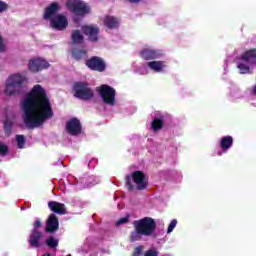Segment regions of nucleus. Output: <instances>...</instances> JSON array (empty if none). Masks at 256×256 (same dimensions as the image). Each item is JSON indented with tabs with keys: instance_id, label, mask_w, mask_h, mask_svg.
Listing matches in <instances>:
<instances>
[{
	"instance_id": "obj_1",
	"label": "nucleus",
	"mask_w": 256,
	"mask_h": 256,
	"mask_svg": "<svg viewBox=\"0 0 256 256\" xmlns=\"http://www.w3.org/2000/svg\"><path fill=\"white\" fill-rule=\"evenodd\" d=\"M23 123L28 129L43 127L46 121L53 119V106L47 96V90L36 84L22 102Z\"/></svg>"
},
{
	"instance_id": "obj_2",
	"label": "nucleus",
	"mask_w": 256,
	"mask_h": 256,
	"mask_svg": "<svg viewBox=\"0 0 256 256\" xmlns=\"http://www.w3.org/2000/svg\"><path fill=\"white\" fill-rule=\"evenodd\" d=\"M134 231L130 233L129 239L131 243L141 241L143 237H151L157 229V222L151 217H144L133 222Z\"/></svg>"
},
{
	"instance_id": "obj_3",
	"label": "nucleus",
	"mask_w": 256,
	"mask_h": 256,
	"mask_svg": "<svg viewBox=\"0 0 256 256\" xmlns=\"http://www.w3.org/2000/svg\"><path fill=\"white\" fill-rule=\"evenodd\" d=\"M126 187L128 191H135V186L138 191H145L149 182L145 178V173L143 171H134L131 175H127L125 178ZM133 183L135 186H133Z\"/></svg>"
},
{
	"instance_id": "obj_4",
	"label": "nucleus",
	"mask_w": 256,
	"mask_h": 256,
	"mask_svg": "<svg viewBox=\"0 0 256 256\" xmlns=\"http://www.w3.org/2000/svg\"><path fill=\"white\" fill-rule=\"evenodd\" d=\"M23 93V76L14 74L6 80L5 94L9 97Z\"/></svg>"
},
{
	"instance_id": "obj_5",
	"label": "nucleus",
	"mask_w": 256,
	"mask_h": 256,
	"mask_svg": "<svg viewBox=\"0 0 256 256\" xmlns=\"http://www.w3.org/2000/svg\"><path fill=\"white\" fill-rule=\"evenodd\" d=\"M73 90L75 91L74 97H76V99H81L82 101H89L95 97L93 89L89 87V83L87 82L74 83Z\"/></svg>"
},
{
	"instance_id": "obj_6",
	"label": "nucleus",
	"mask_w": 256,
	"mask_h": 256,
	"mask_svg": "<svg viewBox=\"0 0 256 256\" xmlns=\"http://www.w3.org/2000/svg\"><path fill=\"white\" fill-rule=\"evenodd\" d=\"M97 91L102 98L103 103L111 106L115 105V95L117 94L115 88L107 84H103L97 88Z\"/></svg>"
},
{
	"instance_id": "obj_7",
	"label": "nucleus",
	"mask_w": 256,
	"mask_h": 256,
	"mask_svg": "<svg viewBox=\"0 0 256 256\" xmlns=\"http://www.w3.org/2000/svg\"><path fill=\"white\" fill-rule=\"evenodd\" d=\"M66 6L74 15H77L78 17H85V15L88 13H91V8L83 4V2L68 1Z\"/></svg>"
},
{
	"instance_id": "obj_8",
	"label": "nucleus",
	"mask_w": 256,
	"mask_h": 256,
	"mask_svg": "<svg viewBox=\"0 0 256 256\" xmlns=\"http://www.w3.org/2000/svg\"><path fill=\"white\" fill-rule=\"evenodd\" d=\"M86 67L91 71H97L98 73H103L105 69H107V64L105 60L99 56H93L86 60L85 62Z\"/></svg>"
},
{
	"instance_id": "obj_9",
	"label": "nucleus",
	"mask_w": 256,
	"mask_h": 256,
	"mask_svg": "<svg viewBox=\"0 0 256 256\" xmlns=\"http://www.w3.org/2000/svg\"><path fill=\"white\" fill-rule=\"evenodd\" d=\"M50 27L55 29V31H65L69 27V20L67 16L63 14H57L52 19H50Z\"/></svg>"
},
{
	"instance_id": "obj_10",
	"label": "nucleus",
	"mask_w": 256,
	"mask_h": 256,
	"mask_svg": "<svg viewBox=\"0 0 256 256\" xmlns=\"http://www.w3.org/2000/svg\"><path fill=\"white\" fill-rule=\"evenodd\" d=\"M66 131L69 135L73 137L77 135H81L83 132V126H81V121L79 118H71L69 121L66 122Z\"/></svg>"
},
{
	"instance_id": "obj_11",
	"label": "nucleus",
	"mask_w": 256,
	"mask_h": 256,
	"mask_svg": "<svg viewBox=\"0 0 256 256\" xmlns=\"http://www.w3.org/2000/svg\"><path fill=\"white\" fill-rule=\"evenodd\" d=\"M28 69L32 73H39V71H43L44 69H49V62L42 58H34L29 61Z\"/></svg>"
},
{
	"instance_id": "obj_12",
	"label": "nucleus",
	"mask_w": 256,
	"mask_h": 256,
	"mask_svg": "<svg viewBox=\"0 0 256 256\" xmlns=\"http://www.w3.org/2000/svg\"><path fill=\"white\" fill-rule=\"evenodd\" d=\"M81 31L88 37V41H91V43H97L99 41V28L97 26L84 25L81 27Z\"/></svg>"
},
{
	"instance_id": "obj_13",
	"label": "nucleus",
	"mask_w": 256,
	"mask_h": 256,
	"mask_svg": "<svg viewBox=\"0 0 256 256\" xmlns=\"http://www.w3.org/2000/svg\"><path fill=\"white\" fill-rule=\"evenodd\" d=\"M41 239H43V232L38 229H32L29 235L28 243L30 247L35 249L41 247Z\"/></svg>"
},
{
	"instance_id": "obj_14",
	"label": "nucleus",
	"mask_w": 256,
	"mask_h": 256,
	"mask_svg": "<svg viewBox=\"0 0 256 256\" xmlns=\"http://www.w3.org/2000/svg\"><path fill=\"white\" fill-rule=\"evenodd\" d=\"M46 233H57L59 231V218L57 215L50 214L48 219L46 220Z\"/></svg>"
},
{
	"instance_id": "obj_15",
	"label": "nucleus",
	"mask_w": 256,
	"mask_h": 256,
	"mask_svg": "<svg viewBox=\"0 0 256 256\" xmlns=\"http://www.w3.org/2000/svg\"><path fill=\"white\" fill-rule=\"evenodd\" d=\"M59 9H61V7L59 6V4L57 2H53L51 3L44 12V19H53V17H57V13H59Z\"/></svg>"
},
{
	"instance_id": "obj_16",
	"label": "nucleus",
	"mask_w": 256,
	"mask_h": 256,
	"mask_svg": "<svg viewBox=\"0 0 256 256\" xmlns=\"http://www.w3.org/2000/svg\"><path fill=\"white\" fill-rule=\"evenodd\" d=\"M140 56L144 61H152L153 59H159V57H161V53L157 50L145 48L140 51Z\"/></svg>"
},
{
	"instance_id": "obj_17",
	"label": "nucleus",
	"mask_w": 256,
	"mask_h": 256,
	"mask_svg": "<svg viewBox=\"0 0 256 256\" xmlns=\"http://www.w3.org/2000/svg\"><path fill=\"white\" fill-rule=\"evenodd\" d=\"M48 207L50 211L56 213L57 215H66L67 209L65 208V204L57 202V201H50L48 202Z\"/></svg>"
},
{
	"instance_id": "obj_18",
	"label": "nucleus",
	"mask_w": 256,
	"mask_h": 256,
	"mask_svg": "<svg viewBox=\"0 0 256 256\" xmlns=\"http://www.w3.org/2000/svg\"><path fill=\"white\" fill-rule=\"evenodd\" d=\"M71 55L72 59L75 61H83V59H87V49L83 47H73Z\"/></svg>"
},
{
	"instance_id": "obj_19",
	"label": "nucleus",
	"mask_w": 256,
	"mask_h": 256,
	"mask_svg": "<svg viewBox=\"0 0 256 256\" xmlns=\"http://www.w3.org/2000/svg\"><path fill=\"white\" fill-rule=\"evenodd\" d=\"M241 60L245 61L248 65H256V48L244 52L241 56Z\"/></svg>"
},
{
	"instance_id": "obj_20",
	"label": "nucleus",
	"mask_w": 256,
	"mask_h": 256,
	"mask_svg": "<svg viewBox=\"0 0 256 256\" xmlns=\"http://www.w3.org/2000/svg\"><path fill=\"white\" fill-rule=\"evenodd\" d=\"M103 23L107 29H118L121 21L115 16L107 15L104 17Z\"/></svg>"
},
{
	"instance_id": "obj_21",
	"label": "nucleus",
	"mask_w": 256,
	"mask_h": 256,
	"mask_svg": "<svg viewBox=\"0 0 256 256\" xmlns=\"http://www.w3.org/2000/svg\"><path fill=\"white\" fill-rule=\"evenodd\" d=\"M163 127H165V116L163 115L155 117L151 122V128L154 133H157V131H161Z\"/></svg>"
},
{
	"instance_id": "obj_22",
	"label": "nucleus",
	"mask_w": 256,
	"mask_h": 256,
	"mask_svg": "<svg viewBox=\"0 0 256 256\" xmlns=\"http://www.w3.org/2000/svg\"><path fill=\"white\" fill-rule=\"evenodd\" d=\"M147 66L152 69V71L161 73V71H164L165 67H167V64H165V61H150L147 63Z\"/></svg>"
},
{
	"instance_id": "obj_23",
	"label": "nucleus",
	"mask_w": 256,
	"mask_h": 256,
	"mask_svg": "<svg viewBox=\"0 0 256 256\" xmlns=\"http://www.w3.org/2000/svg\"><path fill=\"white\" fill-rule=\"evenodd\" d=\"M72 45H83L85 37L81 34V30H73L71 34Z\"/></svg>"
},
{
	"instance_id": "obj_24",
	"label": "nucleus",
	"mask_w": 256,
	"mask_h": 256,
	"mask_svg": "<svg viewBox=\"0 0 256 256\" xmlns=\"http://www.w3.org/2000/svg\"><path fill=\"white\" fill-rule=\"evenodd\" d=\"M233 147V136H223L220 140L222 151H229Z\"/></svg>"
},
{
	"instance_id": "obj_25",
	"label": "nucleus",
	"mask_w": 256,
	"mask_h": 256,
	"mask_svg": "<svg viewBox=\"0 0 256 256\" xmlns=\"http://www.w3.org/2000/svg\"><path fill=\"white\" fill-rule=\"evenodd\" d=\"M45 245L52 251H57V247H59V239L55 238V236H49L45 241Z\"/></svg>"
},
{
	"instance_id": "obj_26",
	"label": "nucleus",
	"mask_w": 256,
	"mask_h": 256,
	"mask_svg": "<svg viewBox=\"0 0 256 256\" xmlns=\"http://www.w3.org/2000/svg\"><path fill=\"white\" fill-rule=\"evenodd\" d=\"M16 143H17L18 149H23L25 147V136L16 135Z\"/></svg>"
},
{
	"instance_id": "obj_27",
	"label": "nucleus",
	"mask_w": 256,
	"mask_h": 256,
	"mask_svg": "<svg viewBox=\"0 0 256 256\" xmlns=\"http://www.w3.org/2000/svg\"><path fill=\"white\" fill-rule=\"evenodd\" d=\"M13 130V122L11 120H6L4 122V131L7 135H11V131Z\"/></svg>"
},
{
	"instance_id": "obj_28",
	"label": "nucleus",
	"mask_w": 256,
	"mask_h": 256,
	"mask_svg": "<svg viewBox=\"0 0 256 256\" xmlns=\"http://www.w3.org/2000/svg\"><path fill=\"white\" fill-rule=\"evenodd\" d=\"M130 220H131V215L127 214L125 217H122L118 219V221H116V226L119 227V225H125L129 223Z\"/></svg>"
},
{
	"instance_id": "obj_29",
	"label": "nucleus",
	"mask_w": 256,
	"mask_h": 256,
	"mask_svg": "<svg viewBox=\"0 0 256 256\" xmlns=\"http://www.w3.org/2000/svg\"><path fill=\"white\" fill-rule=\"evenodd\" d=\"M9 153V146L0 141V156L5 157Z\"/></svg>"
},
{
	"instance_id": "obj_30",
	"label": "nucleus",
	"mask_w": 256,
	"mask_h": 256,
	"mask_svg": "<svg viewBox=\"0 0 256 256\" xmlns=\"http://www.w3.org/2000/svg\"><path fill=\"white\" fill-rule=\"evenodd\" d=\"M238 69H239L241 75H245V74L249 73V66L245 65L244 63H239Z\"/></svg>"
},
{
	"instance_id": "obj_31",
	"label": "nucleus",
	"mask_w": 256,
	"mask_h": 256,
	"mask_svg": "<svg viewBox=\"0 0 256 256\" xmlns=\"http://www.w3.org/2000/svg\"><path fill=\"white\" fill-rule=\"evenodd\" d=\"M175 227H177V219H173L167 229V233H173V229H175Z\"/></svg>"
},
{
	"instance_id": "obj_32",
	"label": "nucleus",
	"mask_w": 256,
	"mask_h": 256,
	"mask_svg": "<svg viewBox=\"0 0 256 256\" xmlns=\"http://www.w3.org/2000/svg\"><path fill=\"white\" fill-rule=\"evenodd\" d=\"M143 255V246H137L134 248L132 256H141Z\"/></svg>"
},
{
	"instance_id": "obj_33",
	"label": "nucleus",
	"mask_w": 256,
	"mask_h": 256,
	"mask_svg": "<svg viewBox=\"0 0 256 256\" xmlns=\"http://www.w3.org/2000/svg\"><path fill=\"white\" fill-rule=\"evenodd\" d=\"M158 255H159V251L155 249H149L144 253V256H158Z\"/></svg>"
},
{
	"instance_id": "obj_34",
	"label": "nucleus",
	"mask_w": 256,
	"mask_h": 256,
	"mask_svg": "<svg viewBox=\"0 0 256 256\" xmlns=\"http://www.w3.org/2000/svg\"><path fill=\"white\" fill-rule=\"evenodd\" d=\"M9 9V5L5 2L0 1V13H5Z\"/></svg>"
},
{
	"instance_id": "obj_35",
	"label": "nucleus",
	"mask_w": 256,
	"mask_h": 256,
	"mask_svg": "<svg viewBox=\"0 0 256 256\" xmlns=\"http://www.w3.org/2000/svg\"><path fill=\"white\" fill-rule=\"evenodd\" d=\"M6 49L5 43L3 42V36H0V53H5Z\"/></svg>"
},
{
	"instance_id": "obj_36",
	"label": "nucleus",
	"mask_w": 256,
	"mask_h": 256,
	"mask_svg": "<svg viewBox=\"0 0 256 256\" xmlns=\"http://www.w3.org/2000/svg\"><path fill=\"white\" fill-rule=\"evenodd\" d=\"M33 227H34L33 229H39V228L43 227V223L41 222V220L37 219V220H35Z\"/></svg>"
},
{
	"instance_id": "obj_37",
	"label": "nucleus",
	"mask_w": 256,
	"mask_h": 256,
	"mask_svg": "<svg viewBox=\"0 0 256 256\" xmlns=\"http://www.w3.org/2000/svg\"><path fill=\"white\" fill-rule=\"evenodd\" d=\"M252 95H256V85L251 90Z\"/></svg>"
},
{
	"instance_id": "obj_38",
	"label": "nucleus",
	"mask_w": 256,
	"mask_h": 256,
	"mask_svg": "<svg viewBox=\"0 0 256 256\" xmlns=\"http://www.w3.org/2000/svg\"><path fill=\"white\" fill-rule=\"evenodd\" d=\"M42 256H51V254L50 253H45Z\"/></svg>"
}]
</instances>
